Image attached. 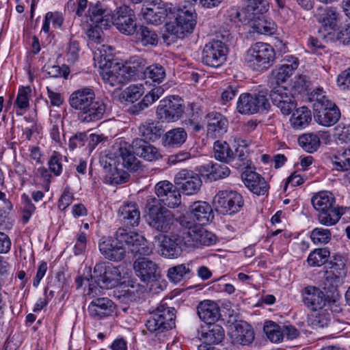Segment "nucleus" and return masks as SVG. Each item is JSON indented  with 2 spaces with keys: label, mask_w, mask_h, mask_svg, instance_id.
I'll use <instances>...</instances> for the list:
<instances>
[{
  "label": "nucleus",
  "mask_w": 350,
  "mask_h": 350,
  "mask_svg": "<svg viewBox=\"0 0 350 350\" xmlns=\"http://www.w3.org/2000/svg\"><path fill=\"white\" fill-rule=\"evenodd\" d=\"M100 76L105 84L111 87H116V89H120L122 85L129 81L125 71L122 70V66L118 64L103 68L100 71Z\"/></svg>",
  "instance_id": "25"
},
{
  "label": "nucleus",
  "mask_w": 350,
  "mask_h": 350,
  "mask_svg": "<svg viewBox=\"0 0 350 350\" xmlns=\"http://www.w3.org/2000/svg\"><path fill=\"white\" fill-rule=\"evenodd\" d=\"M31 90L30 87H22L19 89L18 93L15 101V104L20 109H25L29 107V94Z\"/></svg>",
  "instance_id": "59"
},
{
  "label": "nucleus",
  "mask_w": 350,
  "mask_h": 350,
  "mask_svg": "<svg viewBox=\"0 0 350 350\" xmlns=\"http://www.w3.org/2000/svg\"><path fill=\"white\" fill-rule=\"evenodd\" d=\"M311 100L314 102V118L319 124L331 126L339 120L341 116L339 108L329 99L322 89L314 91L311 94Z\"/></svg>",
  "instance_id": "2"
},
{
  "label": "nucleus",
  "mask_w": 350,
  "mask_h": 350,
  "mask_svg": "<svg viewBox=\"0 0 350 350\" xmlns=\"http://www.w3.org/2000/svg\"><path fill=\"white\" fill-rule=\"evenodd\" d=\"M245 185L254 193L265 195L268 185L259 174L252 171H245L241 175Z\"/></svg>",
  "instance_id": "29"
},
{
  "label": "nucleus",
  "mask_w": 350,
  "mask_h": 350,
  "mask_svg": "<svg viewBox=\"0 0 350 350\" xmlns=\"http://www.w3.org/2000/svg\"><path fill=\"white\" fill-rule=\"evenodd\" d=\"M139 135L147 142H154L163 134V130L161 126H158L154 121L150 120L142 123L139 128Z\"/></svg>",
  "instance_id": "39"
},
{
  "label": "nucleus",
  "mask_w": 350,
  "mask_h": 350,
  "mask_svg": "<svg viewBox=\"0 0 350 350\" xmlns=\"http://www.w3.org/2000/svg\"><path fill=\"white\" fill-rule=\"evenodd\" d=\"M186 234L184 227L177 221L170 235L159 234L154 237L158 242L162 256L167 258H176L181 253L183 245L187 246Z\"/></svg>",
  "instance_id": "5"
},
{
  "label": "nucleus",
  "mask_w": 350,
  "mask_h": 350,
  "mask_svg": "<svg viewBox=\"0 0 350 350\" xmlns=\"http://www.w3.org/2000/svg\"><path fill=\"white\" fill-rule=\"evenodd\" d=\"M107 111V105L101 99H95L90 105L77 113V118L82 123H94L102 120Z\"/></svg>",
  "instance_id": "23"
},
{
  "label": "nucleus",
  "mask_w": 350,
  "mask_h": 350,
  "mask_svg": "<svg viewBox=\"0 0 350 350\" xmlns=\"http://www.w3.org/2000/svg\"><path fill=\"white\" fill-rule=\"evenodd\" d=\"M126 100L134 103L137 100L144 92L142 90V85H131L124 91Z\"/></svg>",
  "instance_id": "62"
},
{
  "label": "nucleus",
  "mask_w": 350,
  "mask_h": 350,
  "mask_svg": "<svg viewBox=\"0 0 350 350\" xmlns=\"http://www.w3.org/2000/svg\"><path fill=\"white\" fill-rule=\"evenodd\" d=\"M142 14L147 23L156 25L162 23L168 16L167 8L160 7L155 3L144 4L142 8Z\"/></svg>",
  "instance_id": "31"
},
{
  "label": "nucleus",
  "mask_w": 350,
  "mask_h": 350,
  "mask_svg": "<svg viewBox=\"0 0 350 350\" xmlns=\"http://www.w3.org/2000/svg\"><path fill=\"white\" fill-rule=\"evenodd\" d=\"M118 215L122 224L127 227H134L140 221V211L135 202H124L119 208Z\"/></svg>",
  "instance_id": "27"
},
{
  "label": "nucleus",
  "mask_w": 350,
  "mask_h": 350,
  "mask_svg": "<svg viewBox=\"0 0 350 350\" xmlns=\"http://www.w3.org/2000/svg\"><path fill=\"white\" fill-rule=\"evenodd\" d=\"M213 150L214 157L217 160L226 163H230L233 151L226 142L216 141L214 143Z\"/></svg>",
  "instance_id": "47"
},
{
  "label": "nucleus",
  "mask_w": 350,
  "mask_h": 350,
  "mask_svg": "<svg viewBox=\"0 0 350 350\" xmlns=\"http://www.w3.org/2000/svg\"><path fill=\"white\" fill-rule=\"evenodd\" d=\"M275 51L269 44L256 42L247 51L245 63L253 70L262 71L267 70L274 63Z\"/></svg>",
  "instance_id": "4"
},
{
  "label": "nucleus",
  "mask_w": 350,
  "mask_h": 350,
  "mask_svg": "<svg viewBox=\"0 0 350 350\" xmlns=\"http://www.w3.org/2000/svg\"><path fill=\"white\" fill-rule=\"evenodd\" d=\"M184 227L187 247L211 245L216 242V237L212 232L198 226L186 217H180L177 220Z\"/></svg>",
  "instance_id": "8"
},
{
  "label": "nucleus",
  "mask_w": 350,
  "mask_h": 350,
  "mask_svg": "<svg viewBox=\"0 0 350 350\" xmlns=\"http://www.w3.org/2000/svg\"><path fill=\"white\" fill-rule=\"evenodd\" d=\"M96 98L93 90L82 88L73 92L69 98V104L72 108L80 112L90 105Z\"/></svg>",
  "instance_id": "28"
},
{
  "label": "nucleus",
  "mask_w": 350,
  "mask_h": 350,
  "mask_svg": "<svg viewBox=\"0 0 350 350\" xmlns=\"http://www.w3.org/2000/svg\"><path fill=\"white\" fill-rule=\"evenodd\" d=\"M80 51L79 44L76 40H70L68 47L66 56L68 61L75 63L79 58Z\"/></svg>",
  "instance_id": "64"
},
{
  "label": "nucleus",
  "mask_w": 350,
  "mask_h": 350,
  "mask_svg": "<svg viewBox=\"0 0 350 350\" xmlns=\"http://www.w3.org/2000/svg\"><path fill=\"white\" fill-rule=\"evenodd\" d=\"M329 252L326 249H317L312 252L308 257V262L310 266L319 267L327 262Z\"/></svg>",
  "instance_id": "54"
},
{
  "label": "nucleus",
  "mask_w": 350,
  "mask_h": 350,
  "mask_svg": "<svg viewBox=\"0 0 350 350\" xmlns=\"http://www.w3.org/2000/svg\"><path fill=\"white\" fill-rule=\"evenodd\" d=\"M22 200L23 202L22 219L24 223H27L29 220L33 213L35 211L36 206L31 202L29 197L25 194L22 196Z\"/></svg>",
  "instance_id": "60"
},
{
  "label": "nucleus",
  "mask_w": 350,
  "mask_h": 350,
  "mask_svg": "<svg viewBox=\"0 0 350 350\" xmlns=\"http://www.w3.org/2000/svg\"><path fill=\"white\" fill-rule=\"evenodd\" d=\"M134 234L137 235L141 237L142 240H140V242L137 243L134 242L131 243L129 245V249L133 253L139 254L141 256H149L152 253V248L148 245H145V242L146 241L144 237L139 234L137 232H134Z\"/></svg>",
  "instance_id": "55"
},
{
  "label": "nucleus",
  "mask_w": 350,
  "mask_h": 350,
  "mask_svg": "<svg viewBox=\"0 0 350 350\" xmlns=\"http://www.w3.org/2000/svg\"><path fill=\"white\" fill-rule=\"evenodd\" d=\"M134 153L144 160L152 162L162 158L159 148L140 138L135 139L132 142Z\"/></svg>",
  "instance_id": "26"
},
{
  "label": "nucleus",
  "mask_w": 350,
  "mask_h": 350,
  "mask_svg": "<svg viewBox=\"0 0 350 350\" xmlns=\"http://www.w3.org/2000/svg\"><path fill=\"white\" fill-rule=\"evenodd\" d=\"M146 220L151 228L163 234L171 230L174 223V215L165 207H159L147 213Z\"/></svg>",
  "instance_id": "17"
},
{
  "label": "nucleus",
  "mask_w": 350,
  "mask_h": 350,
  "mask_svg": "<svg viewBox=\"0 0 350 350\" xmlns=\"http://www.w3.org/2000/svg\"><path fill=\"white\" fill-rule=\"evenodd\" d=\"M311 239L314 243L325 244L331 239L329 230L316 228L311 232Z\"/></svg>",
  "instance_id": "56"
},
{
  "label": "nucleus",
  "mask_w": 350,
  "mask_h": 350,
  "mask_svg": "<svg viewBox=\"0 0 350 350\" xmlns=\"http://www.w3.org/2000/svg\"><path fill=\"white\" fill-rule=\"evenodd\" d=\"M189 211L199 226L208 224L213 219V209L209 204L206 202H195L189 207Z\"/></svg>",
  "instance_id": "34"
},
{
  "label": "nucleus",
  "mask_w": 350,
  "mask_h": 350,
  "mask_svg": "<svg viewBox=\"0 0 350 350\" xmlns=\"http://www.w3.org/2000/svg\"><path fill=\"white\" fill-rule=\"evenodd\" d=\"M205 118L207 121L206 135L208 137L219 138L227 132L228 121L221 113L211 112L208 113Z\"/></svg>",
  "instance_id": "24"
},
{
  "label": "nucleus",
  "mask_w": 350,
  "mask_h": 350,
  "mask_svg": "<svg viewBox=\"0 0 350 350\" xmlns=\"http://www.w3.org/2000/svg\"><path fill=\"white\" fill-rule=\"evenodd\" d=\"M264 332L273 342H278L283 338L282 328L273 321H268L264 325Z\"/></svg>",
  "instance_id": "53"
},
{
  "label": "nucleus",
  "mask_w": 350,
  "mask_h": 350,
  "mask_svg": "<svg viewBox=\"0 0 350 350\" xmlns=\"http://www.w3.org/2000/svg\"><path fill=\"white\" fill-rule=\"evenodd\" d=\"M248 8L254 14H262L268 10L269 3L267 0H247Z\"/></svg>",
  "instance_id": "63"
},
{
  "label": "nucleus",
  "mask_w": 350,
  "mask_h": 350,
  "mask_svg": "<svg viewBox=\"0 0 350 350\" xmlns=\"http://www.w3.org/2000/svg\"><path fill=\"white\" fill-rule=\"evenodd\" d=\"M231 338L234 343L248 345L254 341V333L247 323H237L234 325V330L232 331Z\"/></svg>",
  "instance_id": "36"
},
{
  "label": "nucleus",
  "mask_w": 350,
  "mask_h": 350,
  "mask_svg": "<svg viewBox=\"0 0 350 350\" xmlns=\"http://www.w3.org/2000/svg\"><path fill=\"white\" fill-rule=\"evenodd\" d=\"M330 307L312 311L309 316L310 323L314 327H325L328 326L332 319Z\"/></svg>",
  "instance_id": "45"
},
{
  "label": "nucleus",
  "mask_w": 350,
  "mask_h": 350,
  "mask_svg": "<svg viewBox=\"0 0 350 350\" xmlns=\"http://www.w3.org/2000/svg\"><path fill=\"white\" fill-rule=\"evenodd\" d=\"M109 26L112 24L122 33L134 36L137 27V18L134 11L127 5L120 6L111 14Z\"/></svg>",
  "instance_id": "13"
},
{
  "label": "nucleus",
  "mask_w": 350,
  "mask_h": 350,
  "mask_svg": "<svg viewBox=\"0 0 350 350\" xmlns=\"http://www.w3.org/2000/svg\"><path fill=\"white\" fill-rule=\"evenodd\" d=\"M247 144L242 140V144H239L236 148L235 152H232L230 163L232 166L237 169L246 168L250 165V160L248 159Z\"/></svg>",
  "instance_id": "42"
},
{
  "label": "nucleus",
  "mask_w": 350,
  "mask_h": 350,
  "mask_svg": "<svg viewBox=\"0 0 350 350\" xmlns=\"http://www.w3.org/2000/svg\"><path fill=\"white\" fill-rule=\"evenodd\" d=\"M213 203L221 213L231 215L241 211L244 200L243 196L236 191L222 190L214 197Z\"/></svg>",
  "instance_id": "12"
},
{
  "label": "nucleus",
  "mask_w": 350,
  "mask_h": 350,
  "mask_svg": "<svg viewBox=\"0 0 350 350\" xmlns=\"http://www.w3.org/2000/svg\"><path fill=\"white\" fill-rule=\"evenodd\" d=\"M134 36L143 46H156L158 43L156 31L146 26L138 25Z\"/></svg>",
  "instance_id": "43"
},
{
  "label": "nucleus",
  "mask_w": 350,
  "mask_h": 350,
  "mask_svg": "<svg viewBox=\"0 0 350 350\" xmlns=\"http://www.w3.org/2000/svg\"><path fill=\"white\" fill-rule=\"evenodd\" d=\"M199 318L207 325L217 321L220 317V309L218 305L211 300L201 301L197 308Z\"/></svg>",
  "instance_id": "30"
},
{
  "label": "nucleus",
  "mask_w": 350,
  "mask_h": 350,
  "mask_svg": "<svg viewBox=\"0 0 350 350\" xmlns=\"http://www.w3.org/2000/svg\"><path fill=\"white\" fill-rule=\"evenodd\" d=\"M227 55L228 48L226 44L220 40H213L204 46L202 62L207 66L218 68L226 61Z\"/></svg>",
  "instance_id": "14"
},
{
  "label": "nucleus",
  "mask_w": 350,
  "mask_h": 350,
  "mask_svg": "<svg viewBox=\"0 0 350 350\" xmlns=\"http://www.w3.org/2000/svg\"><path fill=\"white\" fill-rule=\"evenodd\" d=\"M311 202L319 212L318 219L321 224L329 226L338 221L340 213L335 206V198L332 193L319 192L312 198Z\"/></svg>",
  "instance_id": "3"
},
{
  "label": "nucleus",
  "mask_w": 350,
  "mask_h": 350,
  "mask_svg": "<svg viewBox=\"0 0 350 350\" xmlns=\"http://www.w3.org/2000/svg\"><path fill=\"white\" fill-rule=\"evenodd\" d=\"M301 296L304 305L312 311H317L325 307H330L334 302L328 297H326L319 288L313 286L304 288Z\"/></svg>",
  "instance_id": "21"
},
{
  "label": "nucleus",
  "mask_w": 350,
  "mask_h": 350,
  "mask_svg": "<svg viewBox=\"0 0 350 350\" xmlns=\"http://www.w3.org/2000/svg\"><path fill=\"white\" fill-rule=\"evenodd\" d=\"M133 269L137 276L147 284L157 282L161 277V271L158 265L146 257L137 258L133 262Z\"/></svg>",
  "instance_id": "18"
},
{
  "label": "nucleus",
  "mask_w": 350,
  "mask_h": 350,
  "mask_svg": "<svg viewBox=\"0 0 350 350\" xmlns=\"http://www.w3.org/2000/svg\"><path fill=\"white\" fill-rule=\"evenodd\" d=\"M325 268L326 282L334 288L342 284V280L346 276L347 272L346 265L342 258H334L333 260L326 263Z\"/></svg>",
  "instance_id": "22"
},
{
  "label": "nucleus",
  "mask_w": 350,
  "mask_h": 350,
  "mask_svg": "<svg viewBox=\"0 0 350 350\" xmlns=\"http://www.w3.org/2000/svg\"><path fill=\"white\" fill-rule=\"evenodd\" d=\"M312 120L310 110L306 107H301L296 109L293 113L291 122L295 129H301L306 127Z\"/></svg>",
  "instance_id": "44"
},
{
  "label": "nucleus",
  "mask_w": 350,
  "mask_h": 350,
  "mask_svg": "<svg viewBox=\"0 0 350 350\" xmlns=\"http://www.w3.org/2000/svg\"><path fill=\"white\" fill-rule=\"evenodd\" d=\"M184 110L185 106L178 98L169 96L160 100L157 116L162 122H174L182 117Z\"/></svg>",
  "instance_id": "15"
},
{
  "label": "nucleus",
  "mask_w": 350,
  "mask_h": 350,
  "mask_svg": "<svg viewBox=\"0 0 350 350\" xmlns=\"http://www.w3.org/2000/svg\"><path fill=\"white\" fill-rule=\"evenodd\" d=\"M92 280L100 288H112L120 283L121 273L119 269L109 263H97L94 269Z\"/></svg>",
  "instance_id": "11"
},
{
  "label": "nucleus",
  "mask_w": 350,
  "mask_h": 350,
  "mask_svg": "<svg viewBox=\"0 0 350 350\" xmlns=\"http://www.w3.org/2000/svg\"><path fill=\"white\" fill-rule=\"evenodd\" d=\"M174 183L184 195L193 196L200 191L202 180L198 174L188 169H183L175 175Z\"/></svg>",
  "instance_id": "16"
},
{
  "label": "nucleus",
  "mask_w": 350,
  "mask_h": 350,
  "mask_svg": "<svg viewBox=\"0 0 350 350\" xmlns=\"http://www.w3.org/2000/svg\"><path fill=\"white\" fill-rule=\"evenodd\" d=\"M298 143L306 152H313L320 146L321 141L317 135L307 133L298 138Z\"/></svg>",
  "instance_id": "49"
},
{
  "label": "nucleus",
  "mask_w": 350,
  "mask_h": 350,
  "mask_svg": "<svg viewBox=\"0 0 350 350\" xmlns=\"http://www.w3.org/2000/svg\"><path fill=\"white\" fill-rule=\"evenodd\" d=\"M190 273V264H181L170 268L167 271V277L172 282L176 283L185 278H189Z\"/></svg>",
  "instance_id": "48"
},
{
  "label": "nucleus",
  "mask_w": 350,
  "mask_h": 350,
  "mask_svg": "<svg viewBox=\"0 0 350 350\" xmlns=\"http://www.w3.org/2000/svg\"><path fill=\"white\" fill-rule=\"evenodd\" d=\"M315 17L322 25L331 29H335L340 21V14L334 7L320 8Z\"/></svg>",
  "instance_id": "38"
},
{
  "label": "nucleus",
  "mask_w": 350,
  "mask_h": 350,
  "mask_svg": "<svg viewBox=\"0 0 350 350\" xmlns=\"http://www.w3.org/2000/svg\"><path fill=\"white\" fill-rule=\"evenodd\" d=\"M293 70L286 68L282 64L276 67L271 72L269 79L270 88H276V87H284L281 83H284L293 74Z\"/></svg>",
  "instance_id": "46"
},
{
  "label": "nucleus",
  "mask_w": 350,
  "mask_h": 350,
  "mask_svg": "<svg viewBox=\"0 0 350 350\" xmlns=\"http://www.w3.org/2000/svg\"><path fill=\"white\" fill-rule=\"evenodd\" d=\"M269 96L273 104L285 116L291 114L297 106L293 94L286 87L271 88Z\"/></svg>",
  "instance_id": "20"
},
{
  "label": "nucleus",
  "mask_w": 350,
  "mask_h": 350,
  "mask_svg": "<svg viewBox=\"0 0 350 350\" xmlns=\"http://www.w3.org/2000/svg\"><path fill=\"white\" fill-rule=\"evenodd\" d=\"M165 77L164 68L159 64H153L146 66L143 77L150 79L153 82L161 83Z\"/></svg>",
  "instance_id": "52"
},
{
  "label": "nucleus",
  "mask_w": 350,
  "mask_h": 350,
  "mask_svg": "<svg viewBox=\"0 0 350 350\" xmlns=\"http://www.w3.org/2000/svg\"><path fill=\"white\" fill-rule=\"evenodd\" d=\"M253 28L259 33L271 35L276 29V25L272 20L261 16L254 21Z\"/></svg>",
  "instance_id": "50"
},
{
  "label": "nucleus",
  "mask_w": 350,
  "mask_h": 350,
  "mask_svg": "<svg viewBox=\"0 0 350 350\" xmlns=\"http://www.w3.org/2000/svg\"><path fill=\"white\" fill-rule=\"evenodd\" d=\"M146 66V61L139 56L130 57L129 61L122 66L129 81L143 77Z\"/></svg>",
  "instance_id": "32"
},
{
  "label": "nucleus",
  "mask_w": 350,
  "mask_h": 350,
  "mask_svg": "<svg viewBox=\"0 0 350 350\" xmlns=\"http://www.w3.org/2000/svg\"><path fill=\"white\" fill-rule=\"evenodd\" d=\"M87 32L90 40L94 43L100 44L104 41L103 29H107L109 26L101 25L100 24H93Z\"/></svg>",
  "instance_id": "57"
},
{
  "label": "nucleus",
  "mask_w": 350,
  "mask_h": 350,
  "mask_svg": "<svg viewBox=\"0 0 350 350\" xmlns=\"http://www.w3.org/2000/svg\"><path fill=\"white\" fill-rule=\"evenodd\" d=\"M155 193L162 203L174 208L181 203V194L176 185L167 180L160 181L155 185Z\"/></svg>",
  "instance_id": "19"
},
{
  "label": "nucleus",
  "mask_w": 350,
  "mask_h": 350,
  "mask_svg": "<svg viewBox=\"0 0 350 350\" xmlns=\"http://www.w3.org/2000/svg\"><path fill=\"white\" fill-rule=\"evenodd\" d=\"M224 336L223 327L215 323L208 324L206 327H202L201 330L198 331V336L204 340V344H218L224 340Z\"/></svg>",
  "instance_id": "33"
},
{
  "label": "nucleus",
  "mask_w": 350,
  "mask_h": 350,
  "mask_svg": "<svg viewBox=\"0 0 350 350\" xmlns=\"http://www.w3.org/2000/svg\"><path fill=\"white\" fill-rule=\"evenodd\" d=\"M176 312L174 308L168 307L162 301L147 320V329L156 335L172 329L175 327Z\"/></svg>",
  "instance_id": "6"
},
{
  "label": "nucleus",
  "mask_w": 350,
  "mask_h": 350,
  "mask_svg": "<svg viewBox=\"0 0 350 350\" xmlns=\"http://www.w3.org/2000/svg\"><path fill=\"white\" fill-rule=\"evenodd\" d=\"M335 136L340 144H350V124L343 126L341 125L336 126Z\"/></svg>",
  "instance_id": "61"
},
{
  "label": "nucleus",
  "mask_w": 350,
  "mask_h": 350,
  "mask_svg": "<svg viewBox=\"0 0 350 350\" xmlns=\"http://www.w3.org/2000/svg\"><path fill=\"white\" fill-rule=\"evenodd\" d=\"M130 148L120 146L117 152L118 163L130 172H137L142 169L141 161L134 155Z\"/></svg>",
  "instance_id": "37"
},
{
  "label": "nucleus",
  "mask_w": 350,
  "mask_h": 350,
  "mask_svg": "<svg viewBox=\"0 0 350 350\" xmlns=\"http://www.w3.org/2000/svg\"><path fill=\"white\" fill-rule=\"evenodd\" d=\"M187 139V133L184 128L177 127L167 131L162 137V144L169 148L180 147Z\"/></svg>",
  "instance_id": "35"
},
{
  "label": "nucleus",
  "mask_w": 350,
  "mask_h": 350,
  "mask_svg": "<svg viewBox=\"0 0 350 350\" xmlns=\"http://www.w3.org/2000/svg\"><path fill=\"white\" fill-rule=\"evenodd\" d=\"M196 13L193 8L185 6L178 8L174 22L167 23L166 31L176 38H183L193 31L196 25Z\"/></svg>",
  "instance_id": "7"
},
{
  "label": "nucleus",
  "mask_w": 350,
  "mask_h": 350,
  "mask_svg": "<svg viewBox=\"0 0 350 350\" xmlns=\"http://www.w3.org/2000/svg\"><path fill=\"white\" fill-rule=\"evenodd\" d=\"M106 176L111 184H122L126 183L129 178V174L127 172L117 167H113Z\"/></svg>",
  "instance_id": "58"
},
{
  "label": "nucleus",
  "mask_w": 350,
  "mask_h": 350,
  "mask_svg": "<svg viewBox=\"0 0 350 350\" xmlns=\"http://www.w3.org/2000/svg\"><path fill=\"white\" fill-rule=\"evenodd\" d=\"M99 290L94 284H90V296L92 300L88 306L89 316L94 320L99 321L110 316L116 310V305L108 297H99L96 291Z\"/></svg>",
  "instance_id": "9"
},
{
  "label": "nucleus",
  "mask_w": 350,
  "mask_h": 350,
  "mask_svg": "<svg viewBox=\"0 0 350 350\" xmlns=\"http://www.w3.org/2000/svg\"><path fill=\"white\" fill-rule=\"evenodd\" d=\"M202 172L206 173L207 178L211 180H217L228 177L230 170L222 163H208L202 166Z\"/></svg>",
  "instance_id": "40"
},
{
  "label": "nucleus",
  "mask_w": 350,
  "mask_h": 350,
  "mask_svg": "<svg viewBox=\"0 0 350 350\" xmlns=\"http://www.w3.org/2000/svg\"><path fill=\"white\" fill-rule=\"evenodd\" d=\"M88 13L93 24L109 26V19L111 14L103 9L100 3L98 2L95 5L90 4Z\"/></svg>",
  "instance_id": "41"
},
{
  "label": "nucleus",
  "mask_w": 350,
  "mask_h": 350,
  "mask_svg": "<svg viewBox=\"0 0 350 350\" xmlns=\"http://www.w3.org/2000/svg\"><path fill=\"white\" fill-rule=\"evenodd\" d=\"M140 240L142 239L134 234V232H128L126 229L119 228L114 238H103L98 243V248L106 259L120 261L126 256L129 245L133 241L137 243Z\"/></svg>",
  "instance_id": "1"
},
{
  "label": "nucleus",
  "mask_w": 350,
  "mask_h": 350,
  "mask_svg": "<svg viewBox=\"0 0 350 350\" xmlns=\"http://www.w3.org/2000/svg\"><path fill=\"white\" fill-rule=\"evenodd\" d=\"M332 164L338 171L350 170V149H346L342 152H338L332 158Z\"/></svg>",
  "instance_id": "51"
},
{
  "label": "nucleus",
  "mask_w": 350,
  "mask_h": 350,
  "mask_svg": "<svg viewBox=\"0 0 350 350\" xmlns=\"http://www.w3.org/2000/svg\"><path fill=\"white\" fill-rule=\"evenodd\" d=\"M270 107L266 94L260 92L258 94L243 93L237 103V110L241 114L250 115L267 110Z\"/></svg>",
  "instance_id": "10"
}]
</instances>
